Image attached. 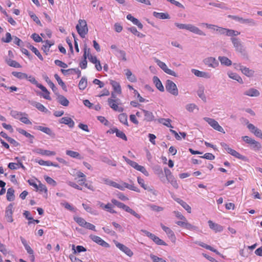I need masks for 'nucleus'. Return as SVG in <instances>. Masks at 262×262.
Wrapping results in <instances>:
<instances>
[{"label":"nucleus","instance_id":"61","mask_svg":"<svg viewBox=\"0 0 262 262\" xmlns=\"http://www.w3.org/2000/svg\"><path fill=\"white\" fill-rule=\"evenodd\" d=\"M45 180L49 184L52 185L53 186H56V182L55 181H54L52 178L51 177L45 176Z\"/></svg>","mask_w":262,"mask_h":262},{"label":"nucleus","instance_id":"57","mask_svg":"<svg viewBox=\"0 0 262 262\" xmlns=\"http://www.w3.org/2000/svg\"><path fill=\"white\" fill-rule=\"evenodd\" d=\"M150 257L153 262H166V260L162 258L159 257L154 254H150Z\"/></svg>","mask_w":262,"mask_h":262},{"label":"nucleus","instance_id":"21","mask_svg":"<svg viewBox=\"0 0 262 262\" xmlns=\"http://www.w3.org/2000/svg\"><path fill=\"white\" fill-rule=\"evenodd\" d=\"M38 88H39L42 92H43V94H42V96L46 99L47 100H51V98L50 96V92L49 91L47 90V89L43 85H42L41 84H39L38 85Z\"/></svg>","mask_w":262,"mask_h":262},{"label":"nucleus","instance_id":"52","mask_svg":"<svg viewBox=\"0 0 262 262\" xmlns=\"http://www.w3.org/2000/svg\"><path fill=\"white\" fill-rule=\"evenodd\" d=\"M54 77L58 82L59 85H60L63 90H65L67 88L66 85L64 82L61 80L60 77L59 76V75L57 74H55L54 75Z\"/></svg>","mask_w":262,"mask_h":262},{"label":"nucleus","instance_id":"15","mask_svg":"<svg viewBox=\"0 0 262 262\" xmlns=\"http://www.w3.org/2000/svg\"><path fill=\"white\" fill-rule=\"evenodd\" d=\"M209 228L214 231L215 232H221L223 230V227L216 223H213L212 221L209 220L208 222Z\"/></svg>","mask_w":262,"mask_h":262},{"label":"nucleus","instance_id":"12","mask_svg":"<svg viewBox=\"0 0 262 262\" xmlns=\"http://www.w3.org/2000/svg\"><path fill=\"white\" fill-rule=\"evenodd\" d=\"M137 182L140 186L143 188L144 190H146L153 194L156 193V190L153 187H150L147 185L145 184V181L143 179L138 177L137 178Z\"/></svg>","mask_w":262,"mask_h":262},{"label":"nucleus","instance_id":"6","mask_svg":"<svg viewBox=\"0 0 262 262\" xmlns=\"http://www.w3.org/2000/svg\"><path fill=\"white\" fill-rule=\"evenodd\" d=\"M165 88L166 91L170 94L176 96L178 95V89L176 84L172 81L167 80L165 84Z\"/></svg>","mask_w":262,"mask_h":262},{"label":"nucleus","instance_id":"43","mask_svg":"<svg viewBox=\"0 0 262 262\" xmlns=\"http://www.w3.org/2000/svg\"><path fill=\"white\" fill-rule=\"evenodd\" d=\"M228 76L230 78L237 81L240 83H243L242 78L236 73L230 72L228 73Z\"/></svg>","mask_w":262,"mask_h":262},{"label":"nucleus","instance_id":"31","mask_svg":"<svg viewBox=\"0 0 262 262\" xmlns=\"http://www.w3.org/2000/svg\"><path fill=\"white\" fill-rule=\"evenodd\" d=\"M244 94L250 97H257L259 96V92L255 89H250L244 93Z\"/></svg>","mask_w":262,"mask_h":262},{"label":"nucleus","instance_id":"18","mask_svg":"<svg viewBox=\"0 0 262 262\" xmlns=\"http://www.w3.org/2000/svg\"><path fill=\"white\" fill-rule=\"evenodd\" d=\"M59 122L68 125L70 128H73L75 125L74 121L71 118L67 117L61 118L59 120Z\"/></svg>","mask_w":262,"mask_h":262},{"label":"nucleus","instance_id":"40","mask_svg":"<svg viewBox=\"0 0 262 262\" xmlns=\"http://www.w3.org/2000/svg\"><path fill=\"white\" fill-rule=\"evenodd\" d=\"M242 73L248 77L252 76L254 73V71L252 70H250L246 67H242L241 68Z\"/></svg>","mask_w":262,"mask_h":262},{"label":"nucleus","instance_id":"28","mask_svg":"<svg viewBox=\"0 0 262 262\" xmlns=\"http://www.w3.org/2000/svg\"><path fill=\"white\" fill-rule=\"evenodd\" d=\"M142 112L144 115V120L147 121H151L154 119V116L152 112L146 111L145 110H142Z\"/></svg>","mask_w":262,"mask_h":262},{"label":"nucleus","instance_id":"14","mask_svg":"<svg viewBox=\"0 0 262 262\" xmlns=\"http://www.w3.org/2000/svg\"><path fill=\"white\" fill-rule=\"evenodd\" d=\"M176 224L180 227H184L189 230L193 229L194 228V227L193 225L188 222L186 218L185 220H181L176 222Z\"/></svg>","mask_w":262,"mask_h":262},{"label":"nucleus","instance_id":"46","mask_svg":"<svg viewBox=\"0 0 262 262\" xmlns=\"http://www.w3.org/2000/svg\"><path fill=\"white\" fill-rule=\"evenodd\" d=\"M87 79L85 78L82 77L80 80L78 86L80 90H83L87 86Z\"/></svg>","mask_w":262,"mask_h":262},{"label":"nucleus","instance_id":"63","mask_svg":"<svg viewBox=\"0 0 262 262\" xmlns=\"http://www.w3.org/2000/svg\"><path fill=\"white\" fill-rule=\"evenodd\" d=\"M54 62H55L56 65L58 66H59V67H60L61 68H67L68 67L67 64H66V63L62 62L61 60L56 59V60H55Z\"/></svg>","mask_w":262,"mask_h":262},{"label":"nucleus","instance_id":"3","mask_svg":"<svg viewBox=\"0 0 262 262\" xmlns=\"http://www.w3.org/2000/svg\"><path fill=\"white\" fill-rule=\"evenodd\" d=\"M111 186L118 188L121 190H124L125 188H127L129 190L135 191L137 192H140V189L134 184H129L125 182H121V184H119L117 183L112 181Z\"/></svg>","mask_w":262,"mask_h":262},{"label":"nucleus","instance_id":"8","mask_svg":"<svg viewBox=\"0 0 262 262\" xmlns=\"http://www.w3.org/2000/svg\"><path fill=\"white\" fill-rule=\"evenodd\" d=\"M204 119L214 129L225 134V132L223 127L219 125L218 122L213 119L205 117Z\"/></svg>","mask_w":262,"mask_h":262},{"label":"nucleus","instance_id":"10","mask_svg":"<svg viewBox=\"0 0 262 262\" xmlns=\"http://www.w3.org/2000/svg\"><path fill=\"white\" fill-rule=\"evenodd\" d=\"M204 63L208 67L215 68L219 66V62L214 57H209L204 60Z\"/></svg>","mask_w":262,"mask_h":262},{"label":"nucleus","instance_id":"13","mask_svg":"<svg viewBox=\"0 0 262 262\" xmlns=\"http://www.w3.org/2000/svg\"><path fill=\"white\" fill-rule=\"evenodd\" d=\"M90 237L93 241L98 245L104 247H109V244L103 240L100 237L95 235H91Z\"/></svg>","mask_w":262,"mask_h":262},{"label":"nucleus","instance_id":"29","mask_svg":"<svg viewBox=\"0 0 262 262\" xmlns=\"http://www.w3.org/2000/svg\"><path fill=\"white\" fill-rule=\"evenodd\" d=\"M27 48L29 49H30L38 57V58L42 61L43 60V58L39 52V51L37 50V48L34 47V46H32L30 44H29L27 45Z\"/></svg>","mask_w":262,"mask_h":262},{"label":"nucleus","instance_id":"16","mask_svg":"<svg viewBox=\"0 0 262 262\" xmlns=\"http://www.w3.org/2000/svg\"><path fill=\"white\" fill-rule=\"evenodd\" d=\"M162 229L166 232L168 237L171 239L175 240L176 236L173 231L168 227L164 226L163 224H161Z\"/></svg>","mask_w":262,"mask_h":262},{"label":"nucleus","instance_id":"23","mask_svg":"<svg viewBox=\"0 0 262 262\" xmlns=\"http://www.w3.org/2000/svg\"><path fill=\"white\" fill-rule=\"evenodd\" d=\"M111 84L112 85L113 89L114 90V93H116L118 94H121L122 93L121 88L119 82L114 81L111 80L110 81Z\"/></svg>","mask_w":262,"mask_h":262},{"label":"nucleus","instance_id":"17","mask_svg":"<svg viewBox=\"0 0 262 262\" xmlns=\"http://www.w3.org/2000/svg\"><path fill=\"white\" fill-rule=\"evenodd\" d=\"M13 205L12 204H10L7 208L6 210V217L8 222L11 223L13 222Z\"/></svg>","mask_w":262,"mask_h":262},{"label":"nucleus","instance_id":"55","mask_svg":"<svg viewBox=\"0 0 262 262\" xmlns=\"http://www.w3.org/2000/svg\"><path fill=\"white\" fill-rule=\"evenodd\" d=\"M101 159L103 162L106 163L108 165H111L113 166H116V164L107 157H101Z\"/></svg>","mask_w":262,"mask_h":262},{"label":"nucleus","instance_id":"9","mask_svg":"<svg viewBox=\"0 0 262 262\" xmlns=\"http://www.w3.org/2000/svg\"><path fill=\"white\" fill-rule=\"evenodd\" d=\"M156 62L157 63V64L167 74L175 77L177 76L176 73L171 69H168L167 66L164 62L160 61L159 59H156Z\"/></svg>","mask_w":262,"mask_h":262},{"label":"nucleus","instance_id":"44","mask_svg":"<svg viewBox=\"0 0 262 262\" xmlns=\"http://www.w3.org/2000/svg\"><path fill=\"white\" fill-rule=\"evenodd\" d=\"M37 129L38 130H39L47 134V135H50V136H52L53 134L52 130L50 128L47 127L38 126L37 127Z\"/></svg>","mask_w":262,"mask_h":262},{"label":"nucleus","instance_id":"47","mask_svg":"<svg viewBox=\"0 0 262 262\" xmlns=\"http://www.w3.org/2000/svg\"><path fill=\"white\" fill-rule=\"evenodd\" d=\"M12 74L15 77L20 79H25L26 78H28V75L26 73H24L22 72H13Z\"/></svg>","mask_w":262,"mask_h":262},{"label":"nucleus","instance_id":"24","mask_svg":"<svg viewBox=\"0 0 262 262\" xmlns=\"http://www.w3.org/2000/svg\"><path fill=\"white\" fill-rule=\"evenodd\" d=\"M125 75L127 79L132 82H136L137 78L135 75L133 74L131 71L129 69H125L124 70Z\"/></svg>","mask_w":262,"mask_h":262},{"label":"nucleus","instance_id":"35","mask_svg":"<svg viewBox=\"0 0 262 262\" xmlns=\"http://www.w3.org/2000/svg\"><path fill=\"white\" fill-rule=\"evenodd\" d=\"M192 73L196 76L200 77L210 78V75L208 73L200 71L198 70L193 69Z\"/></svg>","mask_w":262,"mask_h":262},{"label":"nucleus","instance_id":"42","mask_svg":"<svg viewBox=\"0 0 262 262\" xmlns=\"http://www.w3.org/2000/svg\"><path fill=\"white\" fill-rule=\"evenodd\" d=\"M14 190L13 188H9L7 192V199L9 201H12L14 200Z\"/></svg>","mask_w":262,"mask_h":262},{"label":"nucleus","instance_id":"20","mask_svg":"<svg viewBox=\"0 0 262 262\" xmlns=\"http://www.w3.org/2000/svg\"><path fill=\"white\" fill-rule=\"evenodd\" d=\"M36 152L38 154L46 156H52L56 155V152L54 151L43 150L40 148L37 149L36 150Z\"/></svg>","mask_w":262,"mask_h":262},{"label":"nucleus","instance_id":"62","mask_svg":"<svg viewBox=\"0 0 262 262\" xmlns=\"http://www.w3.org/2000/svg\"><path fill=\"white\" fill-rule=\"evenodd\" d=\"M197 93H198V95L199 96V97L201 99H202V100H203L204 102L206 101V98L204 94L203 89H201L199 90H198Z\"/></svg>","mask_w":262,"mask_h":262},{"label":"nucleus","instance_id":"38","mask_svg":"<svg viewBox=\"0 0 262 262\" xmlns=\"http://www.w3.org/2000/svg\"><path fill=\"white\" fill-rule=\"evenodd\" d=\"M6 63L10 67L16 68H21V66L16 61L11 59H7L6 60Z\"/></svg>","mask_w":262,"mask_h":262},{"label":"nucleus","instance_id":"53","mask_svg":"<svg viewBox=\"0 0 262 262\" xmlns=\"http://www.w3.org/2000/svg\"><path fill=\"white\" fill-rule=\"evenodd\" d=\"M159 122L167 127L173 128V126L170 124L171 120L169 119L162 118L160 119Z\"/></svg>","mask_w":262,"mask_h":262},{"label":"nucleus","instance_id":"48","mask_svg":"<svg viewBox=\"0 0 262 262\" xmlns=\"http://www.w3.org/2000/svg\"><path fill=\"white\" fill-rule=\"evenodd\" d=\"M19 120L26 124H31V122L29 120V119L28 118V114H27L26 113H23V116H21L20 118H19Z\"/></svg>","mask_w":262,"mask_h":262},{"label":"nucleus","instance_id":"37","mask_svg":"<svg viewBox=\"0 0 262 262\" xmlns=\"http://www.w3.org/2000/svg\"><path fill=\"white\" fill-rule=\"evenodd\" d=\"M153 15L156 18L159 19H169L170 18L169 15L167 13H159L157 12H154Z\"/></svg>","mask_w":262,"mask_h":262},{"label":"nucleus","instance_id":"64","mask_svg":"<svg viewBox=\"0 0 262 262\" xmlns=\"http://www.w3.org/2000/svg\"><path fill=\"white\" fill-rule=\"evenodd\" d=\"M11 115L15 119H17L19 120V118L21 116H23V113L17 112V111H13L11 112Z\"/></svg>","mask_w":262,"mask_h":262},{"label":"nucleus","instance_id":"27","mask_svg":"<svg viewBox=\"0 0 262 262\" xmlns=\"http://www.w3.org/2000/svg\"><path fill=\"white\" fill-rule=\"evenodd\" d=\"M36 191H38L40 193H44L46 198L48 195V189L45 185L42 184L40 181H38V187Z\"/></svg>","mask_w":262,"mask_h":262},{"label":"nucleus","instance_id":"26","mask_svg":"<svg viewBox=\"0 0 262 262\" xmlns=\"http://www.w3.org/2000/svg\"><path fill=\"white\" fill-rule=\"evenodd\" d=\"M126 18L128 20H130L134 24L137 25L139 29H142V24L138 20V19L135 18L131 14H128Z\"/></svg>","mask_w":262,"mask_h":262},{"label":"nucleus","instance_id":"45","mask_svg":"<svg viewBox=\"0 0 262 262\" xmlns=\"http://www.w3.org/2000/svg\"><path fill=\"white\" fill-rule=\"evenodd\" d=\"M86 56L88 58L90 61H91L93 63H95L97 62L98 60L96 56H93L91 54H90V49L87 48V53Z\"/></svg>","mask_w":262,"mask_h":262},{"label":"nucleus","instance_id":"36","mask_svg":"<svg viewBox=\"0 0 262 262\" xmlns=\"http://www.w3.org/2000/svg\"><path fill=\"white\" fill-rule=\"evenodd\" d=\"M118 119L120 122L124 125L128 126L127 116L125 113H121L119 115Z\"/></svg>","mask_w":262,"mask_h":262},{"label":"nucleus","instance_id":"59","mask_svg":"<svg viewBox=\"0 0 262 262\" xmlns=\"http://www.w3.org/2000/svg\"><path fill=\"white\" fill-rule=\"evenodd\" d=\"M113 205L110 203H107V204H105V209L107 211L112 213H116V211H115L113 209Z\"/></svg>","mask_w":262,"mask_h":262},{"label":"nucleus","instance_id":"4","mask_svg":"<svg viewBox=\"0 0 262 262\" xmlns=\"http://www.w3.org/2000/svg\"><path fill=\"white\" fill-rule=\"evenodd\" d=\"M76 28L80 37L84 38L88 32V28L86 21L84 19H79Z\"/></svg>","mask_w":262,"mask_h":262},{"label":"nucleus","instance_id":"32","mask_svg":"<svg viewBox=\"0 0 262 262\" xmlns=\"http://www.w3.org/2000/svg\"><path fill=\"white\" fill-rule=\"evenodd\" d=\"M86 53H87V47H86V46H85L84 49V53L83 55L84 59L80 63V67L82 69H85L87 66L86 58L88 57L86 56Z\"/></svg>","mask_w":262,"mask_h":262},{"label":"nucleus","instance_id":"56","mask_svg":"<svg viewBox=\"0 0 262 262\" xmlns=\"http://www.w3.org/2000/svg\"><path fill=\"white\" fill-rule=\"evenodd\" d=\"M116 135L117 137L122 139L124 141H127V138L125 134L122 132L118 129Z\"/></svg>","mask_w":262,"mask_h":262},{"label":"nucleus","instance_id":"41","mask_svg":"<svg viewBox=\"0 0 262 262\" xmlns=\"http://www.w3.org/2000/svg\"><path fill=\"white\" fill-rule=\"evenodd\" d=\"M31 104L40 112H47L48 111V110L39 102H33Z\"/></svg>","mask_w":262,"mask_h":262},{"label":"nucleus","instance_id":"54","mask_svg":"<svg viewBox=\"0 0 262 262\" xmlns=\"http://www.w3.org/2000/svg\"><path fill=\"white\" fill-rule=\"evenodd\" d=\"M46 81L48 83L50 87L51 88L53 92H56L57 90V88L55 86L54 84L52 82V81L49 79L48 76H46L45 78Z\"/></svg>","mask_w":262,"mask_h":262},{"label":"nucleus","instance_id":"22","mask_svg":"<svg viewBox=\"0 0 262 262\" xmlns=\"http://www.w3.org/2000/svg\"><path fill=\"white\" fill-rule=\"evenodd\" d=\"M174 199L177 202L180 204L188 213H190L191 212V207L185 202L179 198H176Z\"/></svg>","mask_w":262,"mask_h":262},{"label":"nucleus","instance_id":"2","mask_svg":"<svg viewBox=\"0 0 262 262\" xmlns=\"http://www.w3.org/2000/svg\"><path fill=\"white\" fill-rule=\"evenodd\" d=\"M174 25L180 29H185L189 30V31L200 35H203L205 36V34L201 31L199 28L198 27L191 25V24H180L178 23H176Z\"/></svg>","mask_w":262,"mask_h":262},{"label":"nucleus","instance_id":"50","mask_svg":"<svg viewBox=\"0 0 262 262\" xmlns=\"http://www.w3.org/2000/svg\"><path fill=\"white\" fill-rule=\"evenodd\" d=\"M74 221L79 226H80L82 227H84V226L86 222L84 219H83L82 217H78V216L74 217Z\"/></svg>","mask_w":262,"mask_h":262},{"label":"nucleus","instance_id":"19","mask_svg":"<svg viewBox=\"0 0 262 262\" xmlns=\"http://www.w3.org/2000/svg\"><path fill=\"white\" fill-rule=\"evenodd\" d=\"M152 80L154 83L155 84L157 89H158L160 92H162L164 91V88L160 79L157 76H154Z\"/></svg>","mask_w":262,"mask_h":262},{"label":"nucleus","instance_id":"58","mask_svg":"<svg viewBox=\"0 0 262 262\" xmlns=\"http://www.w3.org/2000/svg\"><path fill=\"white\" fill-rule=\"evenodd\" d=\"M29 15L31 18L38 25H41V22L38 17L32 12H29Z\"/></svg>","mask_w":262,"mask_h":262},{"label":"nucleus","instance_id":"25","mask_svg":"<svg viewBox=\"0 0 262 262\" xmlns=\"http://www.w3.org/2000/svg\"><path fill=\"white\" fill-rule=\"evenodd\" d=\"M66 152L67 155L73 158H76L80 160L83 158L80 154L77 151L71 150H67Z\"/></svg>","mask_w":262,"mask_h":262},{"label":"nucleus","instance_id":"1","mask_svg":"<svg viewBox=\"0 0 262 262\" xmlns=\"http://www.w3.org/2000/svg\"><path fill=\"white\" fill-rule=\"evenodd\" d=\"M108 106L114 111L119 113L123 112L124 108L120 99L116 97L114 92H112L111 96L107 99Z\"/></svg>","mask_w":262,"mask_h":262},{"label":"nucleus","instance_id":"33","mask_svg":"<svg viewBox=\"0 0 262 262\" xmlns=\"http://www.w3.org/2000/svg\"><path fill=\"white\" fill-rule=\"evenodd\" d=\"M231 40L233 46L236 48V50L242 51L243 46L240 40L236 38H233Z\"/></svg>","mask_w":262,"mask_h":262},{"label":"nucleus","instance_id":"51","mask_svg":"<svg viewBox=\"0 0 262 262\" xmlns=\"http://www.w3.org/2000/svg\"><path fill=\"white\" fill-rule=\"evenodd\" d=\"M16 130L19 133L24 135L25 137H26L28 138H30V139L34 138V136L33 135H32L30 133L27 132L25 130H24L23 129L18 128L16 129Z\"/></svg>","mask_w":262,"mask_h":262},{"label":"nucleus","instance_id":"60","mask_svg":"<svg viewBox=\"0 0 262 262\" xmlns=\"http://www.w3.org/2000/svg\"><path fill=\"white\" fill-rule=\"evenodd\" d=\"M240 34V33L238 31H234L233 30L227 29L226 35L227 36H236Z\"/></svg>","mask_w":262,"mask_h":262},{"label":"nucleus","instance_id":"39","mask_svg":"<svg viewBox=\"0 0 262 262\" xmlns=\"http://www.w3.org/2000/svg\"><path fill=\"white\" fill-rule=\"evenodd\" d=\"M57 100L58 102L61 105L65 106L69 105V101L64 96L62 95H59L58 96Z\"/></svg>","mask_w":262,"mask_h":262},{"label":"nucleus","instance_id":"30","mask_svg":"<svg viewBox=\"0 0 262 262\" xmlns=\"http://www.w3.org/2000/svg\"><path fill=\"white\" fill-rule=\"evenodd\" d=\"M228 153L230 154L233 157L241 160H245V157L244 156H242L241 155L239 152L235 150L234 149H233L232 148H230V149H228Z\"/></svg>","mask_w":262,"mask_h":262},{"label":"nucleus","instance_id":"7","mask_svg":"<svg viewBox=\"0 0 262 262\" xmlns=\"http://www.w3.org/2000/svg\"><path fill=\"white\" fill-rule=\"evenodd\" d=\"M142 231L149 238H150L155 243L158 245L166 246V243L160 239L159 237L157 236L154 234H152L147 230H142Z\"/></svg>","mask_w":262,"mask_h":262},{"label":"nucleus","instance_id":"5","mask_svg":"<svg viewBox=\"0 0 262 262\" xmlns=\"http://www.w3.org/2000/svg\"><path fill=\"white\" fill-rule=\"evenodd\" d=\"M112 203L115 206H117L118 208H121L124 210L125 211L130 213L131 214L133 215L134 216L138 219H140V215L136 213L134 210L131 209L129 206L125 205L124 204L118 201L116 199H112L111 200Z\"/></svg>","mask_w":262,"mask_h":262},{"label":"nucleus","instance_id":"34","mask_svg":"<svg viewBox=\"0 0 262 262\" xmlns=\"http://www.w3.org/2000/svg\"><path fill=\"white\" fill-rule=\"evenodd\" d=\"M219 60L220 61L222 64L226 66H230L232 64V61L227 57L219 56Z\"/></svg>","mask_w":262,"mask_h":262},{"label":"nucleus","instance_id":"11","mask_svg":"<svg viewBox=\"0 0 262 262\" xmlns=\"http://www.w3.org/2000/svg\"><path fill=\"white\" fill-rule=\"evenodd\" d=\"M115 245L118 248L125 253L127 256L132 257L133 255V252L132 251L123 244L116 242L115 243Z\"/></svg>","mask_w":262,"mask_h":262},{"label":"nucleus","instance_id":"49","mask_svg":"<svg viewBox=\"0 0 262 262\" xmlns=\"http://www.w3.org/2000/svg\"><path fill=\"white\" fill-rule=\"evenodd\" d=\"M53 45V43L51 42L50 41L47 40L45 43L42 46V49L43 51L46 53L47 54V52L49 51L50 47Z\"/></svg>","mask_w":262,"mask_h":262}]
</instances>
